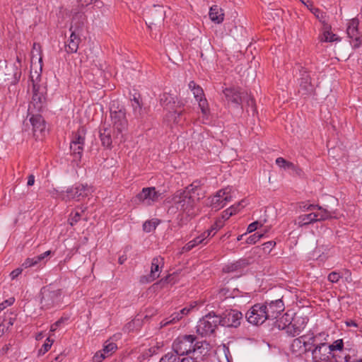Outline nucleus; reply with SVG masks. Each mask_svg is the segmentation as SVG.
Segmentation results:
<instances>
[{
  "instance_id": "1",
  "label": "nucleus",
  "mask_w": 362,
  "mask_h": 362,
  "mask_svg": "<svg viewBox=\"0 0 362 362\" xmlns=\"http://www.w3.org/2000/svg\"><path fill=\"white\" fill-rule=\"evenodd\" d=\"M203 195L201 189V182L194 181L184 190L177 191L172 197V206L168 211L173 212L177 210L182 216L192 218L199 214V209L197 203Z\"/></svg>"
},
{
  "instance_id": "2",
  "label": "nucleus",
  "mask_w": 362,
  "mask_h": 362,
  "mask_svg": "<svg viewBox=\"0 0 362 362\" xmlns=\"http://www.w3.org/2000/svg\"><path fill=\"white\" fill-rule=\"evenodd\" d=\"M110 117L114 131L115 143L120 144L124 141L128 127L124 107L119 105L118 102L113 101L110 106Z\"/></svg>"
},
{
  "instance_id": "3",
  "label": "nucleus",
  "mask_w": 362,
  "mask_h": 362,
  "mask_svg": "<svg viewBox=\"0 0 362 362\" xmlns=\"http://www.w3.org/2000/svg\"><path fill=\"white\" fill-rule=\"evenodd\" d=\"M93 192L92 187L87 184H76L69 187L66 191H59L54 189L51 194L56 198L61 199L66 202L71 200L80 201L88 197Z\"/></svg>"
},
{
  "instance_id": "4",
  "label": "nucleus",
  "mask_w": 362,
  "mask_h": 362,
  "mask_svg": "<svg viewBox=\"0 0 362 362\" xmlns=\"http://www.w3.org/2000/svg\"><path fill=\"white\" fill-rule=\"evenodd\" d=\"M40 78V73L37 72V71L35 72L30 71V81L33 83V97L32 100L29 105V110L33 107L34 109H35V110L37 112L42 110L46 100L45 88L39 84Z\"/></svg>"
},
{
  "instance_id": "5",
  "label": "nucleus",
  "mask_w": 362,
  "mask_h": 362,
  "mask_svg": "<svg viewBox=\"0 0 362 362\" xmlns=\"http://www.w3.org/2000/svg\"><path fill=\"white\" fill-rule=\"evenodd\" d=\"M218 325H220L219 316L214 313H209L198 322L196 327L197 332L205 337L214 333Z\"/></svg>"
},
{
  "instance_id": "6",
  "label": "nucleus",
  "mask_w": 362,
  "mask_h": 362,
  "mask_svg": "<svg viewBox=\"0 0 362 362\" xmlns=\"http://www.w3.org/2000/svg\"><path fill=\"white\" fill-rule=\"evenodd\" d=\"M234 197V190L232 187H227L218 190L216 194L209 198L208 204L212 209L218 211L231 202Z\"/></svg>"
},
{
  "instance_id": "7",
  "label": "nucleus",
  "mask_w": 362,
  "mask_h": 362,
  "mask_svg": "<svg viewBox=\"0 0 362 362\" xmlns=\"http://www.w3.org/2000/svg\"><path fill=\"white\" fill-rule=\"evenodd\" d=\"M316 341V336L313 333L304 334L293 340L291 349L299 355L312 350Z\"/></svg>"
},
{
  "instance_id": "8",
  "label": "nucleus",
  "mask_w": 362,
  "mask_h": 362,
  "mask_svg": "<svg viewBox=\"0 0 362 362\" xmlns=\"http://www.w3.org/2000/svg\"><path fill=\"white\" fill-rule=\"evenodd\" d=\"M86 130L84 127H80L74 134L70 144V151L76 161H78L81 158L86 141Z\"/></svg>"
},
{
  "instance_id": "9",
  "label": "nucleus",
  "mask_w": 362,
  "mask_h": 362,
  "mask_svg": "<svg viewBox=\"0 0 362 362\" xmlns=\"http://www.w3.org/2000/svg\"><path fill=\"white\" fill-rule=\"evenodd\" d=\"M196 337L194 335H184L177 337L173 344V351L179 356L191 354Z\"/></svg>"
},
{
  "instance_id": "10",
  "label": "nucleus",
  "mask_w": 362,
  "mask_h": 362,
  "mask_svg": "<svg viewBox=\"0 0 362 362\" xmlns=\"http://www.w3.org/2000/svg\"><path fill=\"white\" fill-rule=\"evenodd\" d=\"M41 304L44 308H49L57 305L61 298L62 291L51 286L43 287L41 290Z\"/></svg>"
},
{
  "instance_id": "11",
  "label": "nucleus",
  "mask_w": 362,
  "mask_h": 362,
  "mask_svg": "<svg viewBox=\"0 0 362 362\" xmlns=\"http://www.w3.org/2000/svg\"><path fill=\"white\" fill-rule=\"evenodd\" d=\"M163 198V194L154 187H144L136 197V200L146 206H151Z\"/></svg>"
},
{
  "instance_id": "12",
  "label": "nucleus",
  "mask_w": 362,
  "mask_h": 362,
  "mask_svg": "<svg viewBox=\"0 0 362 362\" xmlns=\"http://www.w3.org/2000/svg\"><path fill=\"white\" fill-rule=\"evenodd\" d=\"M317 339V336H316ZM312 358L315 362H331V349L327 343L317 342L316 339L315 344L310 350Z\"/></svg>"
},
{
  "instance_id": "13",
  "label": "nucleus",
  "mask_w": 362,
  "mask_h": 362,
  "mask_svg": "<svg viewBox=\"0 0 362 362\" xmlns=\"http://www.w3.org/2000/svg\"><path fill=\"white\" fill-rule=\"evenodd\" d=\"M315 209L319 211V212H313L316 215V222L337 218V209L328 205L322 206L319 205L309 204L308 206H303V210L313 211Z\"/></svg>"
},
{
  "instance_id": "14",
  "label": "nucleus",
  "mask_w": 362,
  "mask_h": 362,
  "mask_svg": "<svg viewBox=\"0 0 362 362\" xmlns=\"http://www.w3.org/2000/svg\"><path fill=\"white\" fill-rule=\"evenodd\" d=\"M266 308L263 304L257 303L254 305L245 315L248 322L255 325H259L269 320L267 312L264 310Z\"/></svg>"
},
{
  "instance_id": "15",
  "label": "nucleus",
  "mask_w": 362,
  "mask_h": 362,
  "mask_svg": "<svg viewBox=\"0 0 362 362\" xmlns=\"http://www.w3.org/2000/svg\"><path fill=\"white\" fill-rule=\"evenodd\" d=\"M308 322V317L295 315L292 321L288 325L283 327L282 329L285 330L288 336L295 337L302 332Z\"/></svg>"
},
{
  "instance_id": "16",
  "label": "nucleus",
  "mask_w": 362,
  "mask_h": 362,
  "mask_svg": "<svg viewBox=\"0 0 362 362\" xmlns=\"http://www.w3.org/2000/svg\"><path fill=\"white\" fill-rule=\"evenodd\" d=\"M223 94L228 102L235 105H239L245 100L248 105L254 106L255 105L253 98L248 95L247 93H240L235 88H226L223 90Z\"/></svg>"
},
{
  "instance_id": "17",
  "label": "nucleus",
  "mask_w": 362,
  "mask_h": 362,
  "mask_svg": "<svg viewBox=\"0 0 362 362\" xmlns=\"http://www.w3.org/2000/svg\"><path fill=\"white\" fill-rule=\"evenodd\" d=\"M220 317V325L224 327H237L240 325L243 314L237 310H227L223 312Z\"/></svg>"
},
{
  "instance_id": "18",
  "label": "nucleus",
  "mask_w": 362,
  "mask_h": 362,
  "mask_svg": "<svg viewBox=\"0 0 362 362\" xmlns=\"http://www.w3.org/2000/svg\"><path fill=\"white\" fill-rule=\"evenodd\" d=\"M264 310L267 312V315L269 320H274L279 317V315L284 310V303L281 299L272 300L269 303L266 302Z\"/></svg>"
},
{
  "instance_id": "19",
  "label": "nucleus",
  "mask_w": 362,
  "mask_h": 362,
  "mask_svg": "<svg viewBox=\"0 0 362 362\" xmlns=\"http://www.w3.org/2000/svg\"><path fill=\"white\" fill-rule=\"evenodd\" d=\"M149 16L146 21V23L150 29L153 25L161 24L165 18V11L161 6H153V8L148 13Z\"/></svg>"
},
{
  "instance_id": "20",
  "label": "nucleus",
  "mask_w": 362,
  "mask_h": 362,
  "mask_svg": "<svg viewBox=\"0 0 362 362\" xmlns=\"http://www.w3.org/2000/svg\"><path fill=\"white\" fill-rule=\"evenodd\" d=\"M30 122L33 126V135L36 139H42L46 130L44 119L40 115H33L30 118Z\"/></svg>"
},
{
  "instance_id": "21",
  "label": "nucleus",
  "mask_w": 362,
  "mask_h": 362,
  "mask_svg": "<svg viewBox=\"0 0 362 362\" xmlns=\"http://www.w3.org/2000/svg\"><path fill=\"white\" fill-rule=\"evenodd\" d=\"M164 265V259L160 256L153 258L150 274L146 277L147 282H151L159 277L160 269Z\"/></svg>"
},
{
  "instance_id": "22",
  "label": "nucleus",
  "mask_w": 362,
  "mask_h": 362,
  "mask_svg": "<svg viewBox=\"0 0 362 362\" xmlns=\"http://www.w3.org/2000/svg\"><path fill=\"white\" fill-rule=\"evenodd\" d=\"M73 26L70 28L71 33L65 45V51L69 54L76 53L78 49L81 38L76 33V30H72Z\"/></svg>"
},
{
  "instance_id": "23",
  "label": "nucleus",
  "mask_w": 362,
  "mask_h": 362,
  "mask_svg": "<svg viewBox=\"0 0 362 362\" xmlns=\"http://www.w3.org/2000/svg\"><path fill=\"white\" fill-rule=\"evenodd\" d=\"M313 90V86L311 83L310 74L307 71H303L300 74L299 91L303 95H306L311 93Z\"/></svg>"
},
{
  "instance_id": "24",
  "label": "nucleus",
  "mask_w": 362,
  "mask_h": 362,
  "mask_svg": "<svg viewBox=\"0 0 362 362\" xmlns=\"http://www.w3.org/2000/svg\"><path fill=\"white\" fill-rule=\"evenodd\" d=\"M209 344L205 341H197L194 344L190 356L192 358H200L202 362L204 361V358L208 352Z\"/></svg>"
},
{
  "instance_id": "25",
  "label": "nucleus",
  "mask_w": 362,
  "mask_h": 362,
  "mask_svg": "<svg viewBox=\"0 0 362 362\" xmlns=\"http://www.w3.org/2000/svg\"><path fill=\"white\" fill-rule=\"evenodd\" d=\"M100 137L102 145L107 148H111L115 141L114 131L111 128H103L100 130Z\"/></svg>"
},
{
  "instance_id": "26",
  "label": "nucleus",
  "mask_w": 362,
  "mask_h": 362,
  "mask_svg": "<svg viewBox=\"0 0 362 362\" xmlns=\"http://www.w3.org/2000/svg\"><path fill=\"white\" fill-rule=\"evenodd\" d=\"M359 21L357 18H353L348 23L346 33L348 36L355 40L358 43L361 42L360 36L358 33Z\"/></svg>"
},
{
  "instance_id": "27",
  "label": "nucleus",
  "mask_w": 362,
  "mask_h": 362,
  "mask_svg": "<svg viewBox=\"0 0 362 362\" xmlns=\"http://www.w3.org/2000/svg\"><path fill=\"white\" fill-rule=\"evenodd\" d=\"M160 104L166 109L170 114L173 112L175 114L176 110H175V101L174 97L172 95L164 93L160 98Z\"/></svg>"
},
{
  "instance_id": "28",
  "label": "nucleus",
  "mask_w": 362,
  "mask_h": 362,
  "mask_svg": "<svg viewBox=\"0 0 362 362\" xmlns=\"http://www.w3.org/2000/svg\"><path fill=\"white\" fill-rule=\"evenodd\" d=\"M247 264L245 259H239L235 262L229 263L223 267V272L225 273H233L241 272Z\"/></svg>"
},
{
  "instance_id": "29",
  "label": "nucleus",
  "mask_w": 362,
  "mask_h": 362,
  "mask_svg": "<svg viewBox=\"0 0 362 362\" xmlns=\"http://www.w3.org/2000/svg\"><path fill=\"white\" fill-rule=\"evenodd\" d=\"M224 14L222 9L215 5L211 7L209 11V18L215 23H221L223 21Z\"/></svg>"
},
{
  "instance_id": "30",
  "label": "nucleus",
  "mask_w": 362,
  "mask_h": 362,
  "mask_svg": "<svg viewBox=\"0 0 362 362\" xmlns=\"http://www.w3.org/2000/svg\"><path fill=\"white\" fill-rule=\"evenodd\" d=\"M316 215L311 212L307 214H302L297 218V223L299 226H303L316 222Z\"/></svg>"
},
{
  "instance_id": "31",
  "label": "nucleus",
  "mask_w": 362,
  "mask_h": 362,
  "mask_svg": "<svg viewBox=\"0 0 362 362\" xmlns=\"http://www.w3.org/2000/svg\"><path fill=\"white\" fill-rule=\"evenodd\" d=\"M206 238V233H203L201 235L195 238L192 240L187 243L183 249L185 251H189L192 248H194L195 246L198 245L199 244H201L205 239Z\"/></svg>"
},
{
  "instance_id": "32",
  "label": "nucleus",
  "mask_w": 362,
  "mask_h": 362,
  "mask_svg": "<svg viewBox=\"0 0 362 362\" xmlns=\"http://www.w3.org/2000/svg\"><path fill=\"white\" fill-rule=\"evenodd\" d=\"M180 320L181 317L179 313L177 312H175L170 317L163 319L160 322V326L165 327L168 325L175 324Z\"/></svg>"
},
{
  "instance_id": "33",
  "label": "nucleus",
  "mask_w": 362,
  "mask_h": 362,
  "mask_svg": "<svg viewBox=\"0 0 362 362\" xmlns=\"http://www.w3.org/2000/svg\"><path fill=\"white\" fill-rule=\"evenodd\" d=\"M160 362H181L180 356L174 351L165 354L160 360Z\"/></svg>"
},
{
  "instance_id": "34",
  "label": "nucleus",
  "mask_w": 362,
  "mask_h": 362,
  "mask_svg": "<svg viewBox=\"0 0 362 362\" xmlns=\"http://www.w3.org/2000/svg\"><path fill=\"white\" fill-rule=\"evenodd\" d=\"M132 106L133 107V112L135 117L141 118L143 117L142 107L136 98H134L132 100Z\"/></svg>"
},
{
  "instance_id": "35",
  "label": "nucleus",
  "mask_w": 362,
  "mask_h": 362,
  "mask_svg": "<svg viewBox=\"0 0 362 362\" xmlns=\"http://www.w3.org/2000/svg\"><path fill=\"white\" fill-rule=\"evenodd\" d=\"M158 225V221L156 220L146 221L143 224V230L146 233H150L154 230L156 226Z\"/></svg>"
},
{
  "instance_id": "36",
  "label": "nucleus",
  "mask_w": 362,
  "mask_h": 362,
  "mask_svg": "<svg viewBox=\"0 0 362 362\" xmlns=\"http://www.w3.org/2000/svg\"><path fill=\"white\" fill-rule=\"evenodd\" d=\"M310 10L320 22L323 23H326V15L324 12L321 11L320 9L317 8L313 7V5L311 4Z\"/></svg>"
},
{
  "instance_id": "37",
  "label": "nucleus",
  "mask_w": 362,
  "mask_h": 362,
  "mask_svg": "<svg viewBox=\"0 0 362 362\" xmlns=\"http://www.w3.org/2000/svg\"><path fill=\"white\" fill-rule=\"evenodd\" d=\"M116 349L117 345L113 342H110L105 345L104 348L101 351L103 352V354L107 357L112 355V354L114 353Z\"/></svg>"
},
{
  "instance_id": "38",
  "label": "nucleus",
  "mask_w": 362,
  "mask_h": 362,
  "mask_svg": "<svg viewBox=\"0 0 362 362\" xmlns=\"http://www.w3.org/2000/svg\"><path fill=\"white\" fill-rule=\"evenodd\" d=\"M235 206H231L224 210L222 213L221 219L223 221L228 220L231 216L236 214Z\"/></svg>"
},
{
  "instance_id": "39",
  "label": "nucleus",
  "mask_w": 362,
  "mask_h": 362,
  "mask_svg": "<svg viewBox=\"0 0 362 362\" xmlns=\"http://www.w3.org/2000/svg\"><path fill=\"white\" fill-rule=\"evenodd\" d=\"M329 346L331 349V354L334 353L336 351L341 352L343 350L344 343L342 339H337L332 344L329 345Z\"/></svg>"
},
{
  "instance_id": "40",
  "label": "nucleus",
  "mask_w": 362,
  "mask_h": 362,
  "mask_svg": "<svg viewBox=\"0 0 362 362\" xmlns=\"http://www.w3.org/2000/svg\"><path fill=\"white\" fill-rule=\"evenodd\" d=\"M264 236V233H260L259 232L255 233L251 235H250L246 240V243L250 245L255 244L258 242L262 237Z\"/></svg>"
},
{
  "instance_id": "41",
  "label": "nucleus",
  "mask_w": 362,
  "mask_h": 362,
  "mask_svg": "<svg viewBox=\"0 0 362 362\" xmlns=\"http://www.w3.org/2000/svg\"><path fill=\"white\" fill-rule=\"evenodd\" d=\"M194 309H196V303H194L193 304H191L189 306L185 307L184 308L177 311V313H179L182 319L183 317L187 315L191 311H192Z\"/></svg>"
},
{
  "instance_id": "42",
  "label": "nucleus",
  "mask_w": 362,
  "mask_h": 362,
  "mask_svg": "<svg viewBox=\"0 0 362 362\" xmlns=\"http://www.w3.org/2000/svg\"><path fill=\"white\" fill-rule=\"evenodd\" d=\"M199 102V106L202 110V112L204 115H206L209 112V107L207 100L204 98L202 99V97L197 100Z\"/></svg>"
},
{
  "instance_id": "43",
  "label": "nucleus",
  "mask_w": 362,
  "mask_h": 362,
  "mask_svg": "<svg viewBox=\"0 0 362 362\" xmlns=\"http://www.w3.org/2000/svg\"><path fill=\"white\" fill-rule=\"evenodd\" d=\"M54 340H51L49 337L46 339V341L42 345V347L39 350V354L42 355L45 354L48 350L51 348Z\"/></svg>"
},
{
  "instance_id": "44",
  "label": "nucleus",
  "mask_w": 362,
  "mask_h": 362,
  "mask_svg": "<svg viewBox=\"0 0 362 362\" xmlns=\"http://www.w3.org/2000/svg\"><path fill=\"white\" fill-rule=\"evenodd\" d=\"M321 40L324 42H334L337 40L336 35L328 30L325 31L323 33Z\"/></svg>"
},
{
  "instance_id": "45",
  "label": "nucleus",
  "mask_w": 362,
  "mask_h": 362,
  "mask_svg": "<svg viewBox=\"0 0 362 362\" xmlns=\"http://www.w3.org/2000/svg\"><path fill=\"white\" fill-rule=\"evenodd\" d=\"M341 277L342 276L339 272H332L329 274L327 279L332 283H337Z\"/></svg>"
},
{
  "instance_id": "46",
  "label": "nucleus",
  "mask_w": 362,
  "mask_h": 362,
  "mask_svg": "<svg viewBox=\"0 0 362 362\" xmlns=\"http://www.w3.org/2000/svg\"><path fill=\"white\" fill-rule=\"evenodd\" d=\"M344 355V352L342 351H339V354H336L335 353L332 354L331 356V362L334 361L335 362H345V361L343 358V356Z\"/></svg>"
},
{
  "instance_id": "47",
  "label": "nucleus",
  "mask_w": 362,
  "mask_h": 362,
  "mask_svg": "<svg viewBox=\"0 0 362 362\" xmlns=\"http://www.w3.org/2000/svg\"><path fill=\"white\" fill-rule=\"evenodd\" d=\"M81 218V214L78 211H76L74 214H71L69 221L71 226L76 224Z\"/></svg>"
},
{
  "instance_id": "48",
  "label": "nucleus",
  "mask_w": 362,
  "mask_h": 362,
  "mask_svg": "<svg viewBox=\"0 0 362 362\" xmlns=\"http://www.w3.org/2000/svg\"><path fill=\"white\" fill-rule=\"evenodd\" d=\"M192 91L196 100H198L199 98H202L204 95V92H203L202 88L199 86H197L196 88H194L193 89V90H192Z\"/></svg>"
},
{
  "instance_id": "49",
  "label": "nucleus",
  "mask_w": 362,
  "mask_h": 362,
  "mask_svg": "<svg viewBox=\"0 0 362 362\" xmlns=\"http://www.w3.org/2000/svg\"><path fill=\"white\" fill-rule=\"evenodd\" d=\"M259 226H262V224L257 221H255L248 226V227L247 228V232L252 233V232L256 230Z\"/></svg>"
},
{
  "instance_id": "50",
  "label": "nucleus",
  "mask_w": 362,
  "mask_h": 362,
  "mask_svg": "<svg viewBox=\"0 0 362 362\" xmlns=\"http://www.w3.org/2000/svg\"><path fill=\"white\" fill-rule=\"evenodd\" d=\"M107 356L103 354V352L102 351H100L94 355L93 361V362H101Z\"/></svg>"
},
{
  "instance_id": "51",
  "label": "nucleus",
  "mask_w": 362,
  "mask_h": 362,
  "mask_svg": "<svg viewBox=\"0 0 362 362\" xmlns=\"http://www.w3.org/2000/svg\"><path fill=\"white\" fill-rule=\"evenodd\" d=\"M35 265L34 264V262H33V259L32 257L27 258L21 265V267H23L24 269H27V268L35 267Z\"/></svg>"
},
{
  "instance_id": "52",
  "label": "nucleus",
  "mask_w": 362,
  "mask_h": 362,
  "mask_svg": "<svg viewBox=\"0 0 362 362\" xmlns=\"http://www.w3.org/2000/svg\"><path fill=\"white\" fill-rule=\"evenodd\" d=\"M23 267H19V268H17L16 269H14L13 271H12L10 274V276L12 279H14L16 278H17L23 272Z\"/></svg>"
},
{
  "instance_id": "53",
  "label": "nucleus",
  "mask_w": 362,
  "mask_h": 362,
  "mask_svg": "<svg viewBox=\"0 0 362 362\" xmlns=\"http://www.w3.org/2000/svg\"><path fill=\"white\" fill-rule=\"evenodd\" d=\"M181 362H202V359L199 357L192 358L190 356H188L182 358Z\"/></svg>"
},
{
  "instance_id": "54",
  "label": "nucleus",
  "mask_w": 362,
  "mask_h": 362,
  "mask_svg": "<svg viewBox=\"0 0 362 362\" xmlns=\"http://www.w3.org/2000/svg\"><path fill=\"white\" fill-rule=\"evenodd\" d=\"M217 229L216 227H214L213 225L211 226V228L209 229H208L206 231H205L204 233H206V238L208 237H213L217 232Z\"/></svg>"
},
{
  "instance_id": "55",
  "label": "nucleus",
  "mask_w": 362,
  "mask_h": 362,
  "mask_svg": "<svg viewBox=\"0 0 362 362\" xmlns=\"http://www.w3.org/2000/svg\"><path fill=\"white\" fill-rule=\"evenodd\" d=\"M286 163L287 160H286L284 158L279 157L276 159V164L280 168L285 169Z\"/></svg>"
},
{
  "instance_id": "56",
  "label": "nucleus",
  "mask_w": 362,
  "mask_h": 362,
  "mask_svg": "<svg viewBox=\"0 0 362 362\" xmlns=\"http://www.w3.org/2000/svg\"><path fill=\"white\" fill-rule=\"evenodd\" d=\"M63 322V319L61 318L51 325L50 332H54L57 330V327Z\"/></svg>"
},
{
  "instance_id": "57",
  "label": "nucleus",
  "mask_w": 362,
  "mask_h": 362,
  "mask_svg": "<svg viewBox=\"0 0 362 362\" xmlns=\"http://www.w3.org/2000/svg\"><path fill=\"white\" fill-rule=\"evenodd\" d=\"M224 225V221L221 218H218L216 221V222L213 224L214 227L216 228L217 230H218L220 228H221Z\"/></svg>"
},
{
  "instance_id": "58",
  "label": "nucleus",
  "mask_w": 362,
  "mask_h": 362,
  "mask_svg": "<svg viewBox=\"0 0 362 362\" xmlns=\"http://www.w3.org/2000/svg\"><path fill=\"white\" fill-rule=\"evenodd\" d=\"M224 225V221L221 218H218L216 221V222L213 224L214 227L216 228L217 230H218L220 228H221Z\"/></svg>"
},
{
  "instance_id": "59",
  "label": "nucleus",
  "mask_w": 362,
  "mask_h": 362,
  "mask_svg": "<svg viewBox=\"0 0 362 362\" xmlns=\"http://www.w3.org/2000/svg\"><path fill=\"white\" fill-rule=\"evenodd\" d=\"M246 205L245 200L243 199L240 202H238L236 204H234L233 206H235V211L236 213L240 210V208L245 207Z\"/></svg>"
},
{
  "instance_id": "60",
  "label": "nucleus",
  "mask_w": 362,
  "mask_h": 362,
  "mask_svg": "<svg viewBox=\"0 0 362 362\" xmlns=\"http://www.w3.org/2000/svg\"><path fill=\"white\" fill-rule=\"evenodd\" d=\"M285 169L291 170L293 171H296L297 169V167L291 162L287 161V163L286 164Z\"/></svg>"
},
{
  "instance_id": "61",
  "label": "nucleus",
  "mask_w": 362,
  "mask_h": 362,
  "mask_svg": "<svg viewBox=\"0 0 362 362\" xmlns=\"http://www.w3.org/2000/svg\"><path fill=\"white\" fill-rule=\"evenodd\" d=\"M50 250L46 251L43 252L42 254H40V255H37V258H39L40 262H42L45 259V257H47L48 255H50Z\"/></svg>"
},
{
  "instance_id": "62",
  "label": "nucleus",
  "mask_w": 362,
  "mask_h": 362,
  "mask_svg": "<svg viewBox=\"0 0 362 362\" xmlns=\"http://www.w3.org/2000/svg\"><path fill=\"white\" fill-rule=\"evenodd\" d=\"M264 249L267 248L270 251L275 245V243L273 241H269L267 243H265L264 245Z\"/></svg>"
},
{
  "instance_id": "63",
  "label": "nucleus",
  "mask_w": 362,
  "mask_h": 362,
  "mask_svg": "<svg viewBox=\"0 0 362 362\" xmlns=\"http://www.w3.org/2000/svg\"><path fill=\"white\" fill-rule=\"evenodd\" d=\"M345 324L347 327H358V324L352 320H348L345 322Z\"/></svg>"
},
{
  "instance_id": "64",
  "label": "nucleus",
  "mask_w": 362,
  "mask_h": 362,
  "mask_svg": "<svg viewBox=\"0 0 362 362\" xmlns=\"http://www.w3.org/2000/svg\"><path fill=\"white\" fill-rule=\"evenodd\" d=\"M34 183H35V177H34V175H29V177L28 178V182H27L28 185V186H32V185H34Z\"/></svg>"
}]
</instances>
